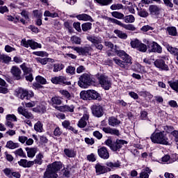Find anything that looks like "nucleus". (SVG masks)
Returning a JSON list of instances; mask_svg holds the SVG:
<instances>
[{"mask_svg":"<svg viewBox=\"0 0 178 178\" xmlns=\"http://www.w3.org/2000/svg\"><path fill=\"white\" fill-rule=\"evenodd\" d=\"M62 169V163L59 161L49 165L44 173V178H58V172Z\"/></svg>","mask_w":178,"mask_h":178,"instance_id":"obj_1","label":"nucleus"},{"mask_svg":"<svg viewBox=\"0 0 178 178\" xmlns=\"http://www.w3.org/2000/svg\"><path fill=\"white\" fill-rule=\"evenodd\" d=\"M150 139L154 144H162L163 145H169V139L166 136V132H165L164 131L154 133L151 136Z\"/></svg>","mask_w":178,"mask_h":178,"instance_id":"obj_2","label":"nucleus"},{"mask_svg":"<svg viewBox=\"0 0 178 178\" xmlns=\"http://www.w3.org/2000/svg\"><path fill=\"white\" fill-rule=\"evenodd\" d=\"M121 59L122 60L118 57H115L114 58H113V60L115 63V65H118V66H120V67H122V69H126V70H127L129 67H130L131 65L133 63L131 62V56H130V55L129 54H127Z\"/></svg>","mask_w":178,"mask_h":178,"instance_id":"obj_3","label":"nucleus"},{"mask_svg":"<svg viewBox=\"0 0 178 178\" xmlns=\"http://www.w3.org/2000/svg\"><path fill=\"white\" fill-rule=\"evenodd\" d=\"M92 84V79L88 74H83L79 79L78 86L81 88H87L88 86Z\"/></svg>","mask_w":178,"mask_h":178,"instance_id":"obj_4","label":"nucleus"},{"mask_svg":"<svg viewBox=\"0 0 178 178\" xmlns=\"http://www.w3.org/2000/svg\"><path fill=\"white\" fill-rule=\"evenodd\" d=\"M87 40L92 42V44L95 45L97 49L99 51H102L104 49V45H102V38L99 36H95L94 35H90L87 38Z\"/></svg>","mask_w":178,"mask_h":178,"instance_id":"obj_5","label":"nucleus"},{"mask_svg":"<svg viewBox=\"0 0 178 178\" xmlns=\"http://www.w3.org/2000/svg\"><path fill=\"white\" fill-rule=\"evenodd\" d=\"M99 83L104 90H109L112 87V81L109 77L102 74L98 77Z\"/></svg>","mask_w":178,"mask_h":178,"instance_id":"obj_6","label":"nucleus"},{"mask_svg":"<svg viewBox=\"0 0 178 178\" xmlns=\"http://www.w3.org/2000/svg\"><path fill=\"white\" fill-rule=\"evenodd\" d=\"M154 66L161 70L168 72L169 70V66L166 64V58H158L154 61Z\"/></svg>","mask_w":178,"mask_h":178,"instance_id":"obj_7","label":"nucleus"},{"mask_svg":"<svg viewBox=\"0 0 178 178\" xmlns=\"http://www.w3.org/2000/svg\"><path fill=\"white\" fill-rule=\"evenodd\" d=\"M21 44L25 48H29L30 47L31 49H37V48H41V44H38L31 40H26V39H22L21 41Z\"/></svg>","mask_w":178,"mask_h":178,"instance_id":"obj_8","label":"nucleus"},{"mask_svg":"<svg viewBox=\"0 0 178 178\" xmlns=\"http://www.w3.org/2000/svg\"><path fill=\"white\" fill-rule=\"evenodd\" d=\"M68 49H73L74 51H76L77 54H79V55H91V51H92V48L88 47H72L68 46Z\"/></svg>","mask_w":178,"mask_h":178,"instance_id":"obj_9","label":"nucleus"},{"mask_svg":"<svg viewBox=\"0 0 178 178\" xmlns=\"http://www.w3.org/2000/svg\"><path fill=\"white\" fill-rule=\"evenodd\" d=\"M91 111L93 116L96 118H102L104 116V107L99 104L92 106Z\"/></svg>","mask_w":178,"mask_h":178,"instance_id":"obj_10","label":"nucleus"},{"mask_svg":"<svg viewBox=\"0 0 178 178\" xmlns=\"http://www.w3.org/2000/svg\"><path fill=\"white\" fill-rule=\"evenodd\" d=\"M97 154L102 159H109V150L104 146L97 149Z\"/></svg>","mask_w":178,"mask_h":178,"instance_id":"obj_11","label":"nucleus"},{"mask_svg":"<svg viewBox=\"0 0 178 178\" xmlns=\"http://www.w3.org/2000/svg\"><path fill=\"white\" fill-rule=\"evenodd\" d=\"M10 73L15 80H22V70L17 66H13Z\"/></svg>","mask_w":178,"mask_h":178,"instance_id":"obj_12","label":"nucleus"},{"mask_svg":"<svg viewBox=\"0 0 178 178\" xmlns=\"http://www.w3.org/2000/svg\"><path fill=\"white\" fill-rule=\"evenodd\" d=\"M17 112L19 115H22V116H24L26 119H34L33 113L22 106L18 107Z\"/></svg>","mask_w":178,"mask_h":178,"instance_id":"obj_13","label":"nucleus"},{"mask_svg":"<svg viewBox=\"0 0 178 178\" xmlns=\"http://www.w3.org/2000/svg\"><path fill=\"white\" fill-rule=\"evenodd\" d=\"M124 144H127V141L123 140H117L116 143H113V145H111L110 149L111 151L114 152L119 151Z\"/></svg>","mask_w":178,"mask_h":178,"instance_id":"obj_14","label":"nucleus"},{"mask_svg":"<svg viewBox=\"0 0 178 178\" xmlns=\"http://www.w3.org/2000/svg\"><path fill=\"white\" fill-rule=\"evenodd\" d=\"M90 118V115L88 113H85L83 117L79 120L78 122V127L81 129H84L87 126V120Z\"/></svg>","mask_w":178,"mask_h":178,"instance_id":"obj_15","label":"nucleus"},{"mask_svg":"<svg viewBox=\"0 0 178 178\" xmlns=\"http://www.w3.org/2000/svg\"><path fill=\"white\" fill-rule=\"evenodd\" d=\"M101 130L106 133V134H111V136H120L119 130L113 128H111L110 127H101Z\"/></svg>","mask_w":178,"mask_h":178,"instance_id":"obj_16","label":"nucleus"},{"mask_svg":"<svg viewBox=\"0 0 178 178\" xmlns=\"http://www.w3.org/2000/svg\"><path fill=\"white\" fill-rule=\"evenodd\" d=\"M178 159V154H172V157L169 155H165L162 157L161 161L165 163H173V162H176Z\"/></svg>","mask_w":178,"mask_h":178,"instance_id":"obj_17","label":"nucleus"},{"mask_svg":"<svg viewBox=\"0 0 178 178\" xmlns=\"http://www.w3.org/2000/svg\"><path fill=\"white\" fill-rule=\"evenodd\" d=\"M151 52H156L157 54H162V47L157 42H153L150 44Z\"/></svg>","mask_w":178,"mask_h":178,"instance_id":"obj_18","label":"nucleus"},{"mask_svg":"<svg viewBox=\"0 0 178 178\" xmlns=\"http://www.w3.org/2000/svg\"><path fill=\"white\" fill-rule=\"evenodd\" d=\"M95 168L97 175H104L108 172V168L99 163L96 164Z\"/></svg>","mask_w":178,"mask_h":178,"instance_id":"obj_19","label":"nucleus"},{"mask_svg":"<svg viewBox=\"0 0 178 178\" xmlns=\"http://www.w3.org/2000/svg\"><path fill=\"white\" fill-rule=\"evenodd\" d=\"M29 90L23 88H19L17 92V97L20 99H24L25 98L28 99Z\"/></svg>","mask_w":178,"mask_h":178,"instance_id":"obj_20","label":"nucleus"},{"mask_svg":"<svg viewBox=\"0 0 178 178\" xmlns=\"http://www.w3.org/2000/svg\"><path fill=\"white\" fill-rule=\"evenodd\" d=\"M120 123V120H118V118L115 117L108 118V125L111 126L112 127H118Z\"/></svg>","mask_w":178,"mask_h":178,"instance_id":"obj_21","label":"nucleus"},{"mask_svg":"<svg viewBox=\"0 0 178 178\" xmlns=\"http://www.w3.org/2000/svg\"><path fill=\"white\" fill-rule=\"evenodd\" d=\"M60 111L61 112H70L73 113L74 112V105L71 104V105H64L60 106Z\"/></svg>","mask_w":178,"mask_h":178,"instance_id":"obj_22","label":"nucleus"},{"mask_svg":"<svg viewBox=\"0 0 178 178\" xmlns=\"http://www.w3.org/2000/svg\"><path fill=\"white\" fill-rule=\"evenodd\" d=\"M78 20H83V22H94L92 17L87 14H80L76 15Z\"/></svg>","mask_w":178,"mask_h":178,"instance_id":"obj_23","label":"nucleus"},{"mask_svg":"<svg viewBox=\"0 0 178 178\" xmlns=\"http://www.w3.org/2000/svg\"><path fill=\"white\" fill-rule=\"evenodd\" d=\"M26 151L29 158H34L35 156V154H37V148L35 147H26Z\"/></svg>","mask_w":178,"mask_h":178,"instance_id":"obj_24","label":"nucleus"},{"mask_svg":"<svg viewBox=\"0 0 178 178\" xmlns=\"http://www.w3.org/2000/svg\"><path fill=\"white\" fill-rule=\"evenodd\" d=\"M165 30L169 35H172V37H176V35H177V29L175 26H168Z\"/></svg>","mask_w":178,"mask_h":178,"instance_id":"obj_25","label":"nucleus"},{"mask_svg":"<svg viewBox=\"0 0 178 178\" xmlns=\"http://www.w3.org/2000/svg\"><path fill=\"white\" fill-rule=\"evenodd\" d=\"M50 104L53 108H56L57 105L62 104V100L58 97H53L51 99Z\"/></svg>","mask_w":178,"mask_h":178,"instance_id":"obj_26","label":"nucleus"},{"mask_svg":"<svg viewBox=\"0 0 178 178\" xmlns=\"http://www.w3.org/2000/svg\"><path fill=\"white\" fill-rule=\"evenodd\" d=\"M20 67L24 72V76H27V74H31V73H33V69L26 66V63H23L22 65H21Z\"/></svg>","mask_w":178,"mask_h":178,"instance_id":"obj_27","label":"nucleus"},{"mask_svg":"<svg viewBox=\"0 0 178 178\" xmlns=\"http://www.w3.org/2000/svg\"><path fill=\"white\" fill-rule=\"evenodd\" d=\"M64 154L68 158H74L76 156V152L73 149H65Z\"/></svg>","mask_w":178,"mask_h":178,"instance_id":"obj_28","label":"nucleus"},{"mask_svg":"<svg viewBox=\"0 0 178 178\" xmlns=\"http://www.w3.org/2000/svg\"><path fill=\"white\" fill-rule=\"evenodd\" d=\"M36 60L39 62V63H41V65H47L48 62H51V63H54V62H55L54 59L49 58H36Z\"/></svg>","mask_w":178,"mask_h":178,"instance_id":"obj_29","label":"nucleus"},{"mask_svg":"<svg viewBox=\"0 0 178 178\" xmlns=\"http://www.w3.org/2000/svg\"><path fill=\"white\" fill-rule=\"evenodd\" d=\"M42 159H44V154H42V153H39L36 155L35 159L34 160L35 164L42 165V162H44Z\"/></svg>","mask_w":178,"mask_h":178,"instance_id":"obj_30","label":"nucleus"},{"mask_svg":"<svg viewBox=\"0 0 178 178\" xmlns=\"http://www.w3.org/2000/svg\"><path fill=\"white\" fill-rule=\"evenodd\" d=\"M58 84H63V86H70L72 83L67 81V79L63 76H58Z\"/></svg>","mask_w":178,"mask_h":178,"instance_id":"obj_31","label":"nucleus"},{"mask_svg":"<svg viewBox=\"0 0 178 178\" xmlns=\"http://www.w3.org/2000/svg\"><path fill=\"white\" fill-rule=\"evenodd\" d=\"M152 170L146 168L145 170H143L140 174V178H148L149 177V175L151 173Z\"/></svg>","mask_w":178,"mask_h":178,"instance_id":"obj_32","label":"nucleus"},{"mask_svg":"<svg viewBox=\"0 0 178 178\" xmlns=\"http://www.w3.org/2000/svg\"><path fill=\"white\" fill-rule=\"evenodd\" d=\"M34 129L38 132V133H42L44 131V128H43V124L41 122L38 121L36 122L34 125Z\"/></svg>","mask_w":178,"mask_h":178,"instance_id":"obj_33","label":"nucleus"},{"mask_svg":"<svg viewBox=\"0 0 178 178\" xmlns=\"http://www.w3.org/2000/svg\"><path fill=\"white\" fill-rule=\"evenodd\" d=\"M33 111L39 113H44L47 112V108H45V106L40 105L33 108Z\"/></svg>","mask_w":178,"mask_h":178,"instance_id":"obj_34","label":"nucleus"},{"mask_svg":"<svg viewBox=\"0 0 178 178\" xmlns=\"http://www.w3.org/2000/svg\"><path fill=\"white\" fill-rule=\"evenodd\" d=\"M149 10L152 15H158L159 13V7L155 5H152L149 6Z\"/></svg>","mask_w":178,"mask_h":178,"instance_id":"obj_35","label":"nucleus"},{"mask_svg":"<svg viewBox=\"0 0 178 178\" xmlns=\"http://www.w3.org/2000/svg\"><path fill=\"white\" fill-rule=\"evenodd\" d=\"M53 72L55 73L58 72H60V70H63L65 68V65L62 63H56L53 66Z\"/></svg>","mask_w":178,"mask_h":178,"instance_id":"obj_36","label":"nucleus"},{"mask_svg":"<svg viewBox=\"0 0 178 178\" xmlns=\"http://www.w3.org/2000/svg\"><path fill=\"white\" fill-rule=\"evenodd\" d=\"M123 19L125 23H134L136 22V18L133 15H126Z\"/></svg>","mask_w":178,"mask_h":178,"instance_id":"obj_37","label":"nucleus"},{"mask_svg":"<svg viewBox=\"0 0 178 178\" xmlns=\"http://www.w3.org/2000/svg\"><path fill=\"white\" fill-rule=\"evenodd\" d=\"M59 92L66 99H72V95L70 94V92H69V91H67L66 90H60Z\"/></svg>","mask_w":178,"mask_h":178,"instance_id":"obj_38","label":"nucleus"},{"mask_svg":"<svg viewBox=\"0 0 178 178\" xmlns=\"http://www.w3.org/2000/svg\"><path fill=\"white\" fill-rule=\"evenodd\" d=\"M168 84L172 90H174L175 91H177V92H178V80L175 81H168Z\"/></svg>","mask_w":178,"mask_h":178,"instance_id":"obj_39","label":"nucleus"},{"mask_svg":"<svg viewBox=\"0 0 178 178\" xmlns=\"http://www.w3.org/2000/svg\"><path fill=\"white\" fill-rule=\"evenodd\" d=\"M114 33L118 35V37H119V38H122L123 40H126V38H127V34L123 33V31L120 30H115Z\"/></svg>","mask_w":178,"mask_h":178,"instance_id":"obj_40","label":"nucleus"},{"mask_svg":"<svg viewBox=\"0 0 178 178\" xmlns=\"http://www.w3.org/2000/svg\"><path fill=\"white\" fill-rule=\"evenodd\" d=\"M66 73H67V74H70V76H73L74 74H76V67L70 65L67 66L66 70H65Z\"/></svg>","mask_w":178,"mask_h":178,"instance_id":"obj_41","label":"nucleus"},{"mask_svg":"<svg viewBox=\"0 0 178 178\" xmlns=\"http://www.w3.org/2000/svg\"><path fill=\"white\" fill-rule=\"evenodd\" d=\"M6 147L10 149H15V148H19V143H15L12 140L7 142Z\"/></svg>","mask_w":178,"mask_h":178,"instance_id":"obj_42","label":"nucleus"},{"mask_svg":"<svg viewBox=\"0 0 178 178\" xmlns=\"http://www.w3.org/2000/svg\"><path fill=\"white\" fill-rule=\"evenodd\" d=\"M97 3H99L102 6H108L112 3L113 0H95Z\"/></svg>","mask_w":178,"mask_h":178,"instance_id":"obj_43","label":"nucleus"},{"mask_svg":"<svg viewBox=\"0 0 178 178\" xmlns=\"http://www.w3.org/2000/svg\"><path fill=\"white\" fill-rule=\"evenodd\" d=\"M92 26V24L91 22H86L82 24V30L83 31H88V30H91Z\"/></svg>","mask_w":178,"mask_h":178,"instance_id":"obj_44","label":"nucleus"},{"mask_svg":"<svg viewBox=\"0 0 178 178\" xmlns=\"http://www.w3.org/2000/svg\"><path fill=\"white\" fill-rule=\"evenodd\" d=\"M138 10V16H140V17H148V12H147V10H144V9H138L137 8Z\"/></svg>","mask_w":178,"mask_h":178,"instance_id":"obj_45","label":"nucleus"},{"mask_svg":"<svg viewBox=\"0 0 178 178\" xmlns=\"http://www.w3.org/2000/svg\"><path fill=\"white\" fill-rule=\"evenodd\" d=\"M44 16L45 17H52L54 19L55 17H58V15L56 13H51L49 10H46L44 13Z\"/></svg>","mask_w":178,"mask_h":178,"instance_id":"obj_46","label":"nucleus"},{"mask_svg":"<svg viewBox=\"0 0 178 178\" xmlns=\"http://www.w3.org/2000/svg\"><path fill=\"white\" fill-rule=\"evenodd\" d=\"M0 60H2V62H4V63H9V62L12 60V58L5 54H1L0 56Z\"/></svg>","mask_w":178,"mask_h":178,"instance_id":"obj_47","label":"nucleus"},{"mask_svg":"<svg viewBox=\"0 0 178 178\" xmlns=\"http://www.w3.org/2000/svg\"><path fill=\"white\" fill-rule=\"evenodd\" d=\"M6 120H8L10 122H17V118L15 114H8L6 116Z\"/></svg>","mask_w":178,"mask_h":178,"instance_id":"obj_48","label":"nucleus"},{"mask_svg":"<svg viewBox=\"0 0 178 178\" xmlns=\"http://www.w3.org/2000/svg\"><path fill=\"white\" fill-rule=\"evenodd\" d=\"M122 27L123 29H125V30H129V31H136V26L131 24H124Z\"/></svg>","mask_w":178,"mask_h":178,"instance_id":"obj_49","label":"nucleus"},{"mask_svg":"<svg viewBox=\"0 0 178 178\" xmlns=\"http://www.w3.org/2000/svg\"><path fill=\"white\" fill-rule=\"evenodd\" d=\"M115 52L117 56H119V58H121V59L127 55V53H126V51H124V50L115 49Z\"/></svg>","mask_w":178,"mask_h":178,"instance_id":"obj_50","label":"nucleus"},{"mask_svg":"<svg viewBox=\"0 0 178 178\" xmlns=\"http://www.w3.org/2000/svg\"><path fill=\"white\" fill-rule=\"evenodd\" d=\"M106 165L108 168H111V169H115V168H119L120 166V164L119 163H117V162H115V163L107 162L106 163Z\"/></svg>","mask_w":178,"mask_h":178,"instance_id":"obj_51","label":"nucleus"},{"mask_svg":"<svg viewBox=\"0 0 178 178\" xmlns=\"http://www.w3.org/2000/svg\"><path fill=\"white\" fill-rule=\"evenodd\" d=\"M111 15L113 17H115V19H124V15L123 13H119L118 11L113 12Z\"/></svg>","mask_w":178,"mask_h":178,"instance_id":"obj_52","label":"nucleus"},{"mask_svg":"<svg viewBox=\"0 0 178 178\" xmlns=\"http://www.w3.org/2000/svg\"><path fill=\"white\" fill-rule=\"evenodd\" d=\"M140 44H141V42L138 40V39L134 40L131 41V47L132 48H136V49L140 46Z\"/></svg>","mask_w":178,"mask_h":178,"instance_id":"obj_53","label":"nucleus"},{"mask_svg":"<svg viewBox=\"0 0 178 178\" xmlns=\"http://www.w3.org/2000/svg\"><path fill=\"white\" fill-rule=\"evenodd\" d=\"M71 42L72 44H81V39L76 35L71 37Z\"/></svg>","mask_w":178,"mask_h":178,"instance_id":"obj_54","label":"nucleus"},{"mask_svg":"<svg viewBox=\"0 0 178 178\" xmlns=\"http://www.w3.org/2000/svg\"><path fill=\"white\" fill-rule=\"evenodd\" d=\"M111 9L112 10H119L120 9H123V4H120V3L113 4L111 6Z\"/></svg>","mask_w":178,"mask_h":178,"instance_id":"obj_55","label":"nucleus"},{"mask_svg":"<svg viewBox=\"0 0 178 178\" xmlns=\"http://www.w3.org/2000/svg\"><path fill=\"white\" fill-rule=\"evenodd\" d=\"M138 51H140V52H147V45L140 42L139 46L137 48Z\"/></svg>","mask_w":178,"mask_h":178,"instance_id":"obj_56","label":"nucleus"},{"mask_svg":"<svg viewBox=\"0 0 178 178\" xmlns=\"http://www.w3.org/2000/svg\"><path fill=\"white\" fill-rule=\"evenodd\" d=\"M3 172L7 177L12 178V175L13 173V170H12V169L6 168L3 170Z\"/></svg>","mask_w":178,"mask_h":178,"instance_id":"obj_57","label":"nucleus"},{"mask_svg":"<svg viewBox=\"0 0 178 178\" xmlns=\"http://www.w3.org/2000/svg\"><path fill=\"white\" fill-rule=\"evenodd\" d=\"M35 80L39 84H45L47 83V79L41 76H36Z\"/></svg>","mask_w":178,"mask_h":178,"instance_id":"obj_58","label":"nucleus"},{"mask_svg":"<svg viewBox=\"0 0 178 178\" xmlns=\"http://www.w3.org/2000/svg\"><path fill=\"white\" fill-rule=\"evenodd\" d=\"M33 54L36 55V56H48V53L45 51H33Z\"/></svg>","mask_w":178,"mask_h":178,"instance_id":"obj_59","label":"nucleus"},{"mask_svg":"<svg viewBox=\"0 0 178 178\" xmlns=\"http://www.w3.org/2000/svg\"><path fill=\"white\" fill-rule=\"evenodd\" d=\"M15 155H18L19 156H22V158H26V154H24V152H23V149L22 148L17 149L15 152Z\"/></svg>","mask_w":178,"mask_h":178,"instance_id":"obj_60","label":"nucleus"},{"mask_svg":"<svg viewBox=\"0 0 178 178\" xmlns=\"http://www.w3.org/2000/svg\"><path fill=\"white\" fill-rule=\"evenodd\" d=\"M33 16L36 17V19H41L42 17V13L39 12L38 10H35L33 11Z\"/></svg>","mask_w":178,"mask_h":178,"instance_id":"obj_61","label":"nucleus"},{"mask_svg":"<svg viewBox=\"0 0 178 178\" xmlns=\"http://www.w3.org/2000/svg\"><path fill=\"white\" fill-rule=\"evenodd\" d=\"M141 31H144L145 33H147V31H149V30H154V28L149 25H145L143 26L140 29Z\"/></svg>","mask_w":178,"mask_h":178,"instance_id":"obj_62","label":"nucleus"},{"mask_svg":"<svg viewBox=\"0 0 178 178\" xmlns=\"http://www.w3.org/2000/svg\"><path fill=\"white\" fill-rule=\"evenodd\" d=\"M62 134V130H60V128L58 127H56L54 131V135L56 136V137H59Z\"/></svg>","mask_w":178,"mask_h":178,"instance_id":"obj_63","label":"nucleus"},{"mask_svg":"<svg viewBox=\"0 0 178 178\" xmlns=\"http://www.w3.org/2000/svg\"><path fill=\"white\" fill-rule=\"evenodd\" d=\"M18 164L19 166H22V168H27V160L21 159L19 161H18Z\"/></svg>","mask_w":178,"mask_h":178,"instance_id":"obj_64","label":"nucleus"}]
</instances>
